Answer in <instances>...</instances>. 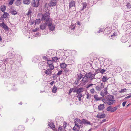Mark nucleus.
Wrapping results in <instances>:
<instances>
[{"label":"nucleus","instance_id":"nucleus-62","mask_svg":"<svg viewBox=\"0 0 131 131\" xmlns=\"http://www.w3.org/2000/svg\"><path fill=\"white\" fill-rule=\"evenodd\" d=\"M126 103H127V102L125 101V102H123V103L122 105H123V106L124 107L125 106V104H126Z\"/></svg>","mask_w":131,"mask_h":131},{"label":"nucleus","instance_id":"nucleus-44","mask_svg":"<svg viewBox=\"0 0 131 131\" xmlns=\"http://www.w3.org/2000/svg\"><path fill=\"white\" fill-rule=\"evenodd\" d=\"M112 107L111 106H109L107 107L106 109V110L107 111H110L111 112V109Z\"/></svg>","mask_w":131,"mask_h":131},{"label":"nucleus","instance_id":"nucleus-16","mask_svg":"<svg viewBox=\"0 0 131 131\" xmlns=\"http://www.w3.org/2000/svg\"><path fill=\"white\" fill-rule=\"evenodd\" d=\"M52 72V70L48 69L45 71V73L46 74L50 76Z\"/></svg>","mask_w":131,"mask_h":131},{"label":"nucleus","instance_id":"nucleus-20","mask_svg":"<svg viewBox=\"0 0 131 131\" xmlns=\"http://www.w3.org/2000/svg\"><path fill=\"white\" fill-rule=\"evenodd\" d=\"M23 2L24 4L26 5H29L30 2L29 0H23Z\"/></svg>","mask_w":131,"mask_h":131},{"label":"nucleus","instance_id":"nucleus-22","mask_svg":"<svg viewBox=\"0 0 131 131\" xmlns=\"http://www.w3.org/2000/svg\"><path fill=\"white\" fill-rule=\"evenodd\" d=\"M49 126L51 128H55V126L54 124L52 122H50L49 123Z\"/></svg>","mask_w":131,"mask_h":131},{"label":"nucleus","instance_id":"nucleus-11","mask_svg":"<svg viewBox=\"0 0 131 131\" xmlns=\"http://www.w3.org/2000/svg\"><path fill=\"white\" fill-rule=\"evenodd\" d=\"M47 23L45 22V23H43L40 25V29L43 30L46 29L47 25Z\"/></svg>","mask_w":131,"mask_h":131},{"label":"nucleus","instance_id":"nucleus-1","mask_svg":"<svg viewBox=\"0 0 131 131\" xmlns=\"http://www.w3.org/2000/svg\"><path fill=\"white\" fill-rule=\"evenodd\" d=\"M114 97L112 95H109L106 97V99H103L102 101L105 103H107L108 105H113L115 103L116 101L113 100Z\"/></svg>","mask_w":131,"mask_h":131},{"label":"nucleus","instance_id":"nucleus-7","mask_svg":"<svg viewBox=\"0 0 131 131\" xmlns=\"http://www.w3.org/2000/svg\"><path fill=\"white\" fill-rule=\"evenodd\" d=\"M85 74L90 80L92 81L94 79V77H93L92 72H90L88 73H86Z\"/></svg>","mask_w":131,"mask_h":131},{"label":"nucleus","instance_id":"nucleus-3","mask_svg":"<svg viewBox=\"0 0 131 131\" xmlns=\"http://www.w3.org/2000/svg\"><path fill=\"white\" fill-rule=\"evenodd\" d=\"M69 9H71L72 11H74L75 10V2L73 1H71L69 4Z\"/></svg>","mask_w":131,"mask_h":131},{"label":"nucleus","instance_id":"nucleus-31","mask_svg":"<svg viewBox=\"0 0 131 131\" xmlns=\"http://www.w3.org/2000/svg\"><path fill=\"white\" fill-rule=\"evenodd\" d=\"M53 61L52 60H47V63L48 64V65H49V64H53Z\"/></svg>","mask_w":131,"mask_h":131},{"label":"nucleus","instance_id":"nucleus-49","mask_svg":"<svg viewBox=\"0 0 131 131\" xmlns=\"http://www.w3.org/2000/svg\"><path fill=\"white\" fill-rule=\"evenodd\" d=\"M101 95L102 96H104L105 95H106V94H105V93L104 92H101Z\"/></svg>","mask_w":131,"mask_h":131},{"label":"nucleus","instance_id":"nucleus-5","mask_svg":"<svg viewBox=\"0 0 131 131\" xmlns=\"http://www.w3.org/2000/svg\"><path fill=\"white\" fill-rule=\"evenodd\" d=\"M47 24V26L48 27L49 29L50 30L53 31L54 29L55 26L53 24H52V22L51 21H49Z\"/></svg>","mask_w":131,"mask_h":131},{"label":"nucleus","instance_id":"nucleus-43","mask_svg":"<svg viewBox=\"0 0 131 131\" xmlns=\"http://www.w3.org/2000/svg\"><path fill=\"white\" fill-rule=\"evenodd\" d=\"M15 0H10L8 4L10 5H12L13 4V2Z\"/></svg>","mask_w":131,"mask_h":131},{"label":"nucleus","instance_id":"nucleus-52","mask_svg":"<svg viewBox=\"0 0 131 131\" xmlns=\"http://www.w3.org/2000/svg\"><path fill=\"white\" fill-rule=\"evenodd\" d=\"M70 28L71 29L73 30L75 29V26L74 25H71L70 27Z\"/></svg>","mask_w":131,"mask_h":131},{"label":"nucleus","instance_id":"nucleus-39","mask_svg":"<svg viewBox=\"0 0 131 131\" xmlns=\"http://www.w3.org/2000/svg\"><path fill=\"white\" fill-rule=\"evenodd\" d=\"M127 90L125 89L124 88L123 89H122L118 91V92L119 93H122V92H126Z\"/></svg>","mask_w":131,"mask_h":131},{"label":"nucleus","instance_id":"nucleus-53","mask_svg":"<svg viewBox=\"0 0 131 131\" xmlns=\"http://www.w3.org/2000/svg\"><path fill=\"white\" fill-rule=\"evenodd\" d=\"M95 71L97 73L100 72L101 73V70L100 69H96L95 70Z\"/></svg>","mask_w":131,"mask_h":131},{"label":"nucleus","instance_id":"nucleus-58","mask_svg":"<svg viewBox=\"0 0 131 131\" xmlns=\"http://www.w3.org/2000/svg\"><path fill=\"white\" fill-rule=\"evenodd\" d=\"M8 60L6 58L3 60L4 62L5 63H7L8 62Z\"/></svg>","mask_w":131,"mask_h":131},{"label":"nucleus","instance_id":"nucleus-25","mask_svg":"<svg viewBox=\"0 0 131 131\" xmlns=\"http://www.w3.org/2000/svg\"><path fill=\"white\" fill-rule=\"evenodd\" d=\"M60 66L61 68L64 69L67 67V65L64 63H63L60 64Z\"/></svg>","mask_w":131,"mask_h":131},{"label":"nucleus","instance_id":"nucleus-56","mask_svg":"<svg viewBox=\"0 0 131 131\" xmlns=\"http://www.w3.org/2000/svg\"><path fill=\"white\" fill-rule=\"evenodd\" d=\"M57 74H53L52 77L54 79H56L57 77Z\"/></svg>","mask_w":131,"mask_h":131},{"label":"nucleus","instance_id":"nucleus-30","mask_svg":"<svg viewBox=\"0 0 131 131\" xmlns=\"http://www.w3.org/2000/svg\"><path fill=\"white\" fill-rule=\"evenodd\" d=\"M24 129V127L22 125L19 126L18 127V129L20 131H22Z\"/></svg>","mask_w":131,"mask_h":131},{"label":"nucleus","instance_id":"nucleus-50","mask_svg":"<svg viewBox=\"0 0 131 131\" xmlns=\"http://www.w3.org/2000/svg\"><path fill=\"white\" fill-rule=\"evenodd\" d=\"M106 71V70H105L102 69L101 70V73L102 74H103L104 73V72Z\"/></svg>","mask_w":131,"mask_h":131},{"label":"nucleus","instance_id":"nucleus-51","mask_svg":"<svg viewBox=\"0 0 131 131\" xmlns=\"http://www.w3.org/2000/svg\"><path fill=\"white\" fill-rule=\"evenodd\" d=\"M69 60H70V62L71 63H73L74 61L75 60L74 59H70Z\"/></svg>","mask_w":131,"mask_h":131},{"label":"nucleus","instance_id":"nucleus-10","mask_svg":"<svg viewBox=\"0 0 131 131\" xmlns=\"http://www.w3.org/2000/svg\"><path fill=\"white\" fill-rule=\"evenodd\" d=\"M89 79L85 74V76L83 78L82 81L84 84L85 85L89 81Z\"/></svg>","mask_w":131,"mask_h":131},{"label":"nucleus","instance_id":"nucleus-4","mask_svg":"<svg viewBox=\"0 0 131 131\" xmlns=\"http://www.w3.org/2000/svg\"><path fill=\"white\" fill-rule=\"evenodd\" d=\"M39 0H32L31 5L35 7H37L39 5Z\"/></svg>","mask_w":131,"mask_h":131},{"label":"nucleus","instance_id":"nucleus-12","mask_svg":"<svg viewBox=\"0 0 131 131\" xmlns=\"http://www.w3.org/2000/svg\"><path fill=\"white\" fill-rule=\"evenodd\" d=\"M9 10L10 13L12 15H15L17 14V12L16 9H13L12 7L10 8Z\"/></svg>","mask_w":131,"mask_h":131},{"label":"nucleus","instance_id":"nucleus-9","mask_svg":"<svg viewBox=\"0 0 131 131\" xmlns=\"http://www.w3.org/2000/svg\"><path fill=\"white\" fill-rule=\"evenodd\" d=\"M84 124V125H91L89 121L84 119H83L81 121V122H80V124Z\"/></svg>","mask_w":131,"mask_h":131},{"label":"nucleus","instance_id":"nucleus-41","mask_svg":"<svg viewBox=\"0 0 131 131\" xmlns=\"http://www.w3.org/2000/svg\"><path fill=\"white\" fill-rule=\"evenodd\" d=\"M117 109V108L116 107L112 108L111 110V112H113L115 111Z\"/></svg>","mask_w":131,"mask_h":131},{"label":"nucleus","instance_id":"nucleus-64","mask_svg":"<svg viewBox=\"0 0 131 131\" xmlns=\"http://www.w3.org/2000/svg\"><path fill=\"white\" fill-rule=\"evenodd\" d=\"M97 74V73H96V72L95 71L94 73V74H93L92 73V75L93 76V77H94H94H95V75Z\"/></svg>","mask_w":131,"mask_h":131},{"label":"nucleus","instance_id":"nucleus-21","mask_svg":"<svg viewBox=\"0 0 131 131\" xmlns=\"http://www.w3.org/2000/svg\"><path fill=\"white\" fill-rule=\"evenodd\" d=\"M83 75L81 73L78 74L77 75V78L78 80H80L83 78Z\"/></svg>","mask_w":131,"mask_h":131},{"label":"nucleus","instance_id":"nucleus-55","mask_svg":"<svg viewBox=\"0 0 131 131\" xmlns=\"http://www.w3.org/2000/svg\"><path fill=\"white\" fill-rule=\"evenodd\" d=\"M43 58L45 60H46L47 61V60H48V58L46 56H43Z\"/></svg>","mask_w":131,"mask_h":131},{"label":"nucleus","instance_id":"nucleus-26","mask_svg":"<svg viewBox=\"0 0 131 131\" xmlns=\"http://www.w3.org/2000/svg\"><path fill=\"white\" fill-rule=\"evenodd\" d=\"M60 58H58L56 57H53L52 59V60L53 61H54L55 62H56L58 59H59Z\"/></svg>","mask_w":131,"mask_h":131},{"label":"nucleus","instance_id":"nucleus-29","mask_svg":"<svg viewBox=\"0 0 131 131\" xmlns=\"http://www.w3.org/2000/svg\"><path fill=\"white\" fill-rule=\"evenodd\" d=\"M82 95L81 94H79L78 96L77 97L78 98L79 101H81V98L82 97Z\"/></svg>","mask_w":131,"mask_h":131},{"label":"nucleus","instance_id":"nucleus-48","mask_svg":"<svg viewBox=\"0 0 131 131\" xmlns=\"http://www.w3.org/2000/svg\"><path fill=\"white\" fill-rule=\"evenodd\" d=\"M83 7H84L85 8H86L87 6L86 3L85 2H84L83 3Z\"/></svg>","mask_w":131,"mask_h":131},{"label":"nucleus","instance_id":"nucleus-23","mask_svg":"<svg viewBox=\"0 0 131 131\" xmlns=\"http://www.w3.org/2000/svg\"><path fill=\"white\" fill-rule=\"evenodd\" d=\"M108 79V78L105 76H104L102 78V81L103 82H105L107 81Z\"/></svg>","mask_w":131,"mask_h":131},{"label":"nucleus","instance_id":"nucleus-15","mask_svg":"<svg viewBox=\"0 0 131 131\" xmlns=\"http://www.w3.org/2000/svg\"><path fill=\"white\" fill-rule=\"evenodd\" d=\"M98 107L99 111L103 110L105 108L104 105L103 104H100L99 105Z\"/></svg>","mask_w":131,"mask_h":131},{"label":"nucleus","instance_id":"nucleus-8","mask_svg":"<svg viewBox=\"0 0 131 131\" xmlns=\"http://www.w3.org/2000/svg\"><path fill=\"white\" fill-rule=\"evenodd\" d=\"M74 123L75 124V125L73 127L72 129L74 131L76 130L77 129V131H79L81 126L79 125L78 123L76 122H74Z\"/></svg>","mask_w":131,"mask_h":131},{"label":"nucleus","instance_id":"nucleus-27","mask_svg":"<svg viewBox=\"0 0 131 131\" xmlns=\"http://www.w3.org/2000/svg\"><path fill=\"white\" fill-rule=\"evenodd\" d=\"M32 12L31 11L30 9V8L28 12V13L26 14V15L28 16H31V14L32 13Z\"/></svg>","mask_w":131,"mask_h":131},{"label":"nucleus","instance_id":"nucleus-36","mask_svg":"<svg viewBox=\"0 0 131 131\" xmlns=\"http://www.w3.org/2000/svg\"><path fill=\"white\" fill-rule=\"evenodd\" d=\"M98 96L96 95H95L94 96V99L97 101H99L100 100V97H97Z\"/></svg>","mask_w":131,"mask_h":131},{"label":"nucleus","instance_id":"nucleus-47","mask_svg":"<svg viewBox=\"0 0 131 131\" xmlns=\"http://www.w3.org/2000/svg\"><path fill=\"white\" fill-rule=\"evenodd\" d=\"M73 93H77V88H73Z\"/></svg>","mask_w":131,"mask_h":131},{"label":"nucleus","instance_id":"nucleus-28","mask_svg":"<svg viewBox=\"0 0 131 131\" xmlns=\"http://www.w3.org/2000/svg\"><path fill=\"white\" fill-rule=\"evenodd\" d=\"M121 41L123 42H125L126 41V38L124 36H122L121 39Z\"/></svg>","mask_w":131,"mask_h":131},{"label":"nucleus","instance_id":"nucleus-46","mask_svg":"<svg viewBox=\"0 0 131 131\" xmlns=\"http://www.w3.org/2000/svg\"><path fill=\"white\" fill-rule=\"evenodd\" d=\"M107 87L105 88L104 90V92L106 94L108 93L107 91Z\"/></svg>","mask_w":131,"mask_h":131},{"label":"nucleus","instance_id":"nucleus-17","mask_svg":"<svg viewBox=\"0 0 131 131\" xmlns=\"http://www.w3.org/2000/svg\"><path fill=\"white\" fill-rule=\"evenodd\" d=\"M45 63L44 61L42 62H40L38 64V66L39 67V68L40 69H42L41 68V67L42 66H45Z\"/></svg>","mask_w":131,"mask_h":131},{"label":"nucleus","instance_id":"nucleus-34","mask_svg":"<svg viewBox=\"0 0 131 131\" xmlns=\"http://www.w3.org/2000/svg\"><path fill=\"white\" fill-rule=\"evenodd\" d=\"M126 6L128 8H131V4L129 2L127 3V5Z\"/></svg>","mask_w":131,"mask_h":131},{"label":"nucleus","instance_id":"nucleus-32","mask_svg":"<svg viewBox=\"0 0 131 131\" xmlns=\"http://www.w3.org/2000/svg\"><path fill=\"white\" fill-rule=\"evenodd\" d=\"M48 67L50 68V69H49L52 71L53 70L54 68V66L53 64H49L48 66Z\"/></svg>","mask_w":131,"mask_h":131},{"label":"nucleus","instance_id":"nucleus-61","mask_svg":"<svg viewBox=\"0 0 131 131\" xmlns=\"http://www.w3.org/2000/svg\"><path fill=\"white\" fill-rule=\"evenodd\" d=\"M93 85V84H90L87 86L86 88H88L89 87H90V86H92Z\"/></svg>","mask_w":131,"mask_h":131},{"label":"nucleus","instance_id":"nucleus-24","mask_svg":"<svg viewBox=\"0 0 131 131\" xmlns=\"http://www.w3.org/2000/svg\"><path fill=\"white\" fill-rule=\"evenodd\" d=\"M6 8V6L5 5L1 6V9L3 12H4Z\"/></svg>","mask_w":131,"mask_h":131},{"label":"nucleus","instance_id":"nucleus-54","mask_svg":"<svg viewBox=\"0 0 131 131\" xmlns=\"http://www.w3.org/2000/svg\"><path fill=\"white\" fill-rule=\"evenodd\" d=\"M103 29L102 28H101L100 29V30H99L98 31H97V32L98 33H99L100 32H102L103 31Z\"/></svg>","mask_w":131,"mask_h":131},{"label":"nucleus","instance_id":"nucleus-33","mask_svg":"<svg viewBox=\"0 0 131 131\" xmlns=\"http://www.w3.org/2000/svg\"><path fill=\"white\" fill-rule=\"evenodd\" d=\"M40 22V19L39 18L38 19H36L35 21V24H39Z\"/></svg>","mask_w":131,"mask_h":131},{"label":"nucleus","instance_id":"nucleus-60","mask_svg":"<svg viewBox=\"0 0 131 131\" xmlns=\"http://www.w3.org/2000/svg\"><path fill=\"white\" fill-rule=\"evenodd\" d=\"M104 84L103 83H101V84L100 87H101V88H102L104 87Z\"/></svg>","mask_w":131,"mask_h":131},{"label":"nucleus","instance_id":"nucleus-35","mask_svg":"<svg viewBox=\"0 0 131 131\" xmlns=\"http://www.w3.org/2000/svg\"><path fill=\"white\" fill-rule=\"evenodd\" d=\"M57 88L55 86H53L52 90V92L53 93H55L57 91Z\"/></svg>","mask_w":131,"mask_h":131},{"label":"nucleus","instance_id":"nucleus-40","mask_svg":"<svg viewBox=\"0 0 131 131\" xmlns=\"http://www.w3.org/2000/svg\"><path fill=\"white\" fill-rule=\"evenodd\" d=\"M96 90L98 91H100L101 90L102 88L101 87H100L99 86H97L96 87Z\"/></svg>","mask_w":131,"mask_h":131},{"label":"nucleus","instance_id":"nucleus-2","mask_svg":"<svg viewBox=\"0 0 131 131\" xmlns=\"http://www.w3.org/2000/svg\"><path fill=\"white\" fill-rule=\"evenodd\" d=\"M50 13L49 12H47L44 14H42L41 18V20L42 21H45L46 23H48L49 21H51L49 20L50 16Z\"/></svg>","mask_w":131,"mask_h":131},{"label":"nucleus","instance_id":"nucleus-6","mask_svg":"<svg viewBox=\"0 0 131 131\" xmlns=\"http://www.w3.org/2000/svg\"><path fill=\"white\" fill-rule=\"evenodd\" d=\"M57 3V0H51L48 4V5L49 7L54 6L56 5Z\"/></svg>","mask_w":131,"mask_h":131},{"label":"nucleus","instance_id":"nucleus-14","mask_svg":"<svg viewBox=\"0 0 131 131\" xmlns=\"http://www.w3.org/2000/svg\"><path fill=\"white\" fill-rule=\"evenodd\" d=\"M1 25L2 26V27L3 28L4 30H8L9 29L8 27L5 24L4 22L2 23Z\"/></svg>","mask_w":131,"mask_h":131},{"label":"nucleus","instance_id":"nucleus-19","mask_svg":"<svg viewBox=\"0 0 131 131\" xmlns=\"http://www.w3.org/2000/svg\"><path fill=\"white\" fill-rule=\"evenodd\" d=\"M9 14L7 12H4V14L1 17L4 18H5L9 16Z\"/></svg>","mask_w":131,"mask_h":131},{"label":"nucleus","instance_id":"nucleus-38","mask_svg":"<svg viewBox=\"0 0 131 131\" xmlns=\"http://www.w3.org/2000/svg\"><path fill=\"white\" fill-rule=\"evenodd\" d=\"M21 2L20 1H17L15 3V4L17 6L20 5L21 4Z\"/></svg>","mask_w":131,"mask_h":131},{"label":"nucleus","instance_id":"nucleus-63","mask_svg":"<svg viewBox=\"0 0 131 131\" xmlns=\"http://www.w3.org/2000/svg\"><path fill=\"white\" fill-rule=\"evenodd\" d=\"M115 128H112L110 130H109L108 131H114L115 130Z\"/></svg>","mask_w":131,"mask_h":131},{"label":"nucleus","instance_id":"nucleus-57","mask_svg":"<svg viewBox=\"0 0 131 131\" xmlns=\"http://www.w3.org/2000/svg\"><path fill=\"white\" fill-rule=\"evenodd\" d=\"M90 91L91 93H93L94 92V89H92L90 90Z\"/></svg>","mask_w":131,"mask_h":131},{"label":"nucleus","instance_id":"nucleus-42","mask_svg":"<svg viewBox=\"0 0 131 131\" xmlns=\"http://www.w3.org/2000/svg\"><path fill=\"white\" fill-rule=\"evenodd\" d=\"M74 122H76V123L77 122H79V123L80 124V122H81V121L78 118H76L75 119Z\"/></svg>","mask_w":131,"mask_h":131},{"label":"nucleus","instance_id":"nucleus-59","mask_svg":"<svg viewBox=\"0 0 131 131\" xmlns=\"http://www.w3.org/2000/svg\"><path fill=\"white\" fill-rule=\"evenodd\" d=\"M73 89H72H72H70V90L69 91V94H70L72 91H73Z\"/></svg>","mask_w":131,"mask_h":131},{"label":"nucleus","instance_id":"nucleus-18","mask_svg":"<svg viewBox=\"0 0 131 131\" xmlns=\"http://www.w3.org/2000/svg\"><path fill=\"white\" fill-rule=\"evenodd\" d=\"M83 89L82 88H80L79 89H77V93L78 94H80V93L83 92Z\"/></svg>","mask_w":131,"mask_h":131},{"label":"nucleus","instance_id":"nucleus-13","mask_svg":"<svg viewBox=\"0 0 131 131\" xmlns=\"http://www.w3.org/2000/svg\"><path fill=\"white\" fill-rule=\"evenodd\" d=\"M105 116V115L104 113H99L97 115L96 117L98 118H103Z\"/></svg>","mask_w":131,"mask_h":131},{"label":"nucleus","instance_id":"nucleus-37","mask_svg":"<svg viewBox=\"0 0 131 131\" xmlns=\"http://www.w3.org/2000/svg\"><path fill=\"white\" fill-rule=\"evenodd\" d=\"M87 97L86 98L87 99H90L91 98V95L89 94V93H88L86 94Z\"/></svg>","mask_w":131,"mask_h":131},{"label":"nucleus","instance_id":"nucleus-45","mask_svg":"<svg viewBox=\"0 0 131 131\" xmlns=\"http://www.w3.org/2000/svg\"><path fill=\"white\" fill-rule=\"evenodd\" d=\"M62 71L61 70L59 71L58 72V73H57V75H61L62 74Z\"/></svg>","mask_w":131,"mask_h":131}]
</instances>
